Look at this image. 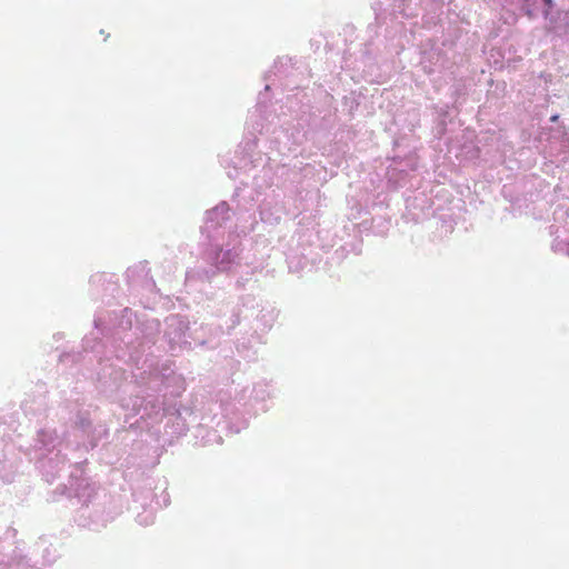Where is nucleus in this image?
Wrapping results in <instances>:
<instances>
[{
	"label": "nucleus",
	"mask_w": 569,
	"mask_h": 569,
	"mask_svg": "<svg viewBox=\"0 0 569 569\" xmlns=\"http://www.w3.org/2000/svg\"><path fill=\"white\" fill-rule=\"evenodd\" d=\"M239 252L236 248H223L219 244L211 246L204 253L208 267H199L187 272V279L211 282L213 277L220 272H229L237 262Z\"/></svg>",
	"instance_id": "obj_1"
},
{
	"label": "nucleus",
	"mask_w": 569,
	"mask_h": 569,
	"mask_svg": "<svg viewBox=\"0 0 569 569\" xmlns=\"http://www.w3.org/2000/svg\"><path fill=\"white\" fill-rule=\"evenodd\" d=\"M162 377L157 373H150L146 379L141 377L140 387L144 388L141 390L142 396H137L132 405L134 415H139L141 419L152 418L158 416L161 410V403L152 398V393L159 392L162 386Z\"/></svg>",
	"instance_id": "obj_2"
},
{
	"label": "nucleus",
	"mask_w": 569,
	"mask_h": 569,
	"mask_svg": "<svg viewBox=\"0 0 569 569\" xmlns=\"http://www.w3.org/2000/svg\"><path fill=\"white\" fill-rule=\"evenodd\" d=\"M190 329L191 326L182 317L171 316L166 319L164 338L172 353L183 348L192 349V341L188 336Z\"/></svg>",
	"instance_id": "obj_3"
},
{
	"label": "nucleus",
	"mask_w": 569,
	"mask_h": 569,
	"mask_svg": "<svg viewBox=\"0 0 569 569\" xmlns=\"http://www.w3.org/2000/svg\"><path fill=\"white\" fill-rule=\"evenodd\" d=\"M223 335L222 327L219 325H197L196 322L189 330V338L192 341V348L206 347L214 349L219 345V340Z\"/></svg>",
	"instance_id": "obj_4"
},
{
	"label": "nucleus",
	"mask_w": 569,
	"mask_h": 569,
	"mask_svg": "<svg viewBox=\"0 0 569 569\" xmlns=\"http://www.w3.org/2000/svg\"><path fill=\"white\" fill-rule=\"evenodd\" d=\"M34 441V447L38 450H44L48 451L49 453V456L42 461V466L44 467L46 461L48 463H52L57 459V463L52 466V469H57L58 472V463H64L66 458L59 457L60 450H57V452H54L58 443L57 435L53 431L40 430Z\"/></svg>",
	"instance_id": "obj_5"
},
{
	"label": "nucleus",
	"mask_w": 569,
	"mask_h": 569,
	"mask_svg": "<svg viewBox=\"0 0 569 569\" xmlns=\"http://www.w3.org/2000/svg\"><path fill=\"white\" fill-rule=\"evenodd\" d=\"M121 372L109 367L103 368L99 376V382L103 392H113L120 386Z\"/></svg>",
	"instance_id": "obj_6"
},
{
	"label": "nucleus",
	"mask_w": 569,
	"mask_h": 569,
	"mask_svg": "<svg viewBox=\"0 0 569 569\" xmlns=\"http://www.w3.org/2000/svg\"><path fill=\"white\" fill-rule=\"evenodd\" d=\"M229 207L226 202H221L206 213V223L208 228L222 226L228 219Z\"/></svg>",
	"instance_id": "obj_7"
},
{
	"label": "nucleus",
	"mask_w": 569,
	"mask_h": 569,
	"mask_svg": "<svg viewBox=\"0 0 569 569\" xmlns=\"http://www.w3.org/2000/svg\"><path fill=\"white\" fill-rule=\"evenodd\" d=\"M538 0H522L521 11L530 19L537 18Z\"/></svg>",
	"instance_id": "obj_8"
},
{
	"label": "nucleus",
	"mask_w": 569,
	"mask_h": 569,
	"mask_svg": "<svg viewBox=\"0 0 569 569\" xmlns=\"http://www.w3.org/2000/svg\"><path fill=\"white\" fill-rule=\"evenodd\" d=\"M121 319L118 322V326L122 328L123 330L130 329L132 326L131 321V311L128 308L121 309Z\"/></svg>",
	"instance_id": "obj_9"
},
{
	"label": "nucleus",
	"mask_w": 569,
	"mask_h": 569,
	"mask_svg": "<svg viewBox=\"0 0 569 569\" xmlns=\"http://www.w3.org/2000/svg\"><path fill=\"white\" fill-rule=\"evenodd\" d=\"M541 1L543 3V7H545L543 11H542L543 18L546 20H552V18L550 17V11L555 7L553 0H541Z\"/></svg>",
	"instance_id": "obj_10"
},
{
	"label": "nucleus",
	"mask_w": 569,
	"mask_h": 569,
	"mask_svg": "<svg viewBox=\"0 0 569 569\" xmlns=\"http://www.w3.org/2000/svg\"><path fill=\"white\" fill-rule=\"evenodd\" d=\"M94 327L101 333H104V331L109 330L106 326V319L100 317L94 319Z\"/></svg>",
	"instance_id": "obj_11"
},
{
	"label": "nucleus",
	"mask_w": 569,
	"mask_h": 569,
	"mask_svg": "<svg viewBox=\"0 0 569 569\" xmlns=\"http://www.w3.org/2000/svg\"><path fill=\"white\" fill-rule=\"evenodd\" d=\"M239 323V317L234 315L231 320V325L228 327V330L233 329Z\"/></svg>",
	"instance_id": "obj_12"
},
{
	"label": "nucleus",
	"mask_w": 569,
	"mask_h": 569,
	"mask_svg": "<svg viewBox=\"0 0 569 569\" xmlns=\"http://www.w3.org/2000/svg\"><path fill=\"white\" fill-rule=\"evenodd\" d=\"M117 317H118V316H117L116 311H113L112 313H109V315H108V318H109V321H110V322H112L113 320H116V319H117Z\"/></svg>",
	"instance_id": "obj_13"
},
{
	"label": "nucleus",
	"mask_w": 569,
	"mask_h": 569,
	"mask_svg": "<svg viewBox=\"0 0 569 569\" xmlns=\"http://www.w3.org/2000/svg\"><path fill=\"white\" fill-rule=\"evenodd\" d=\"M557 119H558V114H555V116H552V117L550 118V120H551V121H557Z\"/></svg>",
	"instance_id": "obj_14"
}]
</instances>
